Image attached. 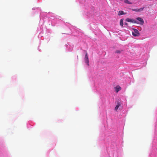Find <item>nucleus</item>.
Segmentation results:
<instances>
[{"label":"nucleus","mask_w":157,"mask_h":157,"mask_svg":"<svg viewBox=\"0 0 157 157\" xmlns=\"http://www.w3.org/2000/svg\"><path fill=\"white\" fill-rule=\"evenodd\" d=\"M86 53V55L85 57V60L86 63L88 65H89V60L87 52L86 51H84Z\"/></svg>","instance_id":"f257e3e1"},{"label":"nucleus","mask_w":157,"mask_h":157,"mask_svg":"<svg viewBox=\"0 0 157 157\" xmlns=\"http://www.w3.org/2000/svg\"><path fill=\"white\" fill-rule=\"evenodd\" d=\"M114 90L117 93L121 90V88L119 85H117L114 87Z\"/></svg>","instance_id":"f03ea898"},{"label":"nucleus","mask_w":157,"mask_h":157,"mask_svg":"<svg viewBox=\"0 0 157 157\" xmlns=\"http://www.w3.org/2000/svg\"><path fill=\"white\" fill-rule=\"evenodd\" d=\"M134 32L132 33V34L134 36H137L139 34V33L138 31L136 29H134Z\"/></svg>","instance_id":"7ed1b4c3"},{"label":"nucleus","mask_w":157,"mask_h":157,"mask_svg":"<svg viewBox=\"0 0 157 157\" xmlns=\"http://www.w3.org/2000/svg\"><path fill=\"white\" fill-rule=\"evenodd\" d=\"M125 21L128 22H130L132 23H136V21H135L134 20L132 19H130L129 18H127L126 19Z\"/></svg>","instance_id":"20e7f679"},{"label":"nucleus","mask_w":157,"mask_h":157,"mask_svg":"<svg viewBox=\"0 0 157 157\" xmlns=\"http://www.w3.org/2000/svg\"><path fill=\"white\" fill-rule=\"evenodd\" d=\"M136 19L141 22V24L143 25L144 23L143 20L140 17H138L136 18Z\"/></svg>","instance_id":"39448f33"},{"label":"nucleus","mask_w":157,"mask_h":157,"mask_svg":"<svg viewBox=\"0 0 157 157\" xmlns=\"http://www.w3.org/2000/svg\"><path fill=\"white\" fill-rule=\"evenodd\" d=\"M120 105H120V103L119 102H118L115 108V110L116 111H117V109H118V108H119V106H120Z\"/></svg>","instance_id":"423d86ee"},{"label":"nucleus","mask_w":157,"mask_h":157,"mask_svg":"<svg viewBox=\"0 0 157 157\" xmlns=\"http://www.w3.org/2000/svg\"><path fill=\"white\" fill-rule=\"evenodd\" d=\"M125 14L124 12V11H119L118 13V15L120 16L121 15L123 14Z\"/></svg>","instance_id":"0eeeda50"},{"label":"nucleus","mask_w":157,"mask_h":157,"mask_svg":"<svg viewBox=\"0 0 157 157\" xmlns=\"http://www.w3.org/2000/svg\"><path fill=\"white\" fill-rule=\"evenodd\" d=\"M122 50H117L115 51V53L117 54H121L122 53Z\"/></svg>","instance_id":"6e6552de"},{"label":"nucleus","mask_w":157,"mask_h":157,"mask_svg":"<svg viewBox=\"0 0 157 157\" xmlns=\"http://www.w3.org/2000/svg\"><path fill=\"white\" fill-rule=\"evenodd\" d=\"M120 25L121 26H123V19H121L120 21Z\"/></svg>","instance_id":"1a4fd4ad"},{"label":"nucleus","mask_w":157,"mask_h":157,"mask_svg":"<svg viewBox=\"0 0 157 157\" xmlns=\"http://www.w3.org/2000/svg\"><path fill=\"white\" fill-rule=\"evenodd\" d=\"M149 157H156V156L154 153H151L149 155Z\"/></svg>","instance_id":"9d476101"},{"label":"nucleus","mask_w":157,"mask_h":157,"mask_svg":"<svg viewBox=\"0 0 157 157\" xmlns=\"http://www.w3.org/2000/svg\"><path fill=\"white\" fill-rule=\"evenodd\" d=\"M124 2L125 3H127L128 4H132V3L130 2L128 0H124Z\"/></svg>","instance_id":"9b49d317"},{"label":"nucleus","mask_w":157,"mask_h":157,"mask_svg":"<svg viewBox=\"0 0 157 157\" xmlns=\"http://www.w3.org/2000/svg\"><path fill=\"white\" fill-rule=\"evenodd\" d=\"M144 8V7H143V8H141L139 9H138V12H140V11H142L143 10Z\"/></svg>","instance_id":"f8f14e48"},{"label":"nucleus","mask_w":157,"mask_h":157,"mask_svg":"<svg viewBox=\"0 0 157 157\" xmlns=\"http://www.w3.org/2000/svg\"><path fill=\"white\" fill-rule=\"evenodd\" d=\"M132 10L133 11H135L136 12H138V9H132Z\"/></svg>","instance_id":"ddd939ff"},{"label":"nucleus","mask_w":157,"mask_h":157,"mask_svg":"<svg viewBox=\"0 0 157 157\" xmlns=\"http://www.w3.org/2000/svg\"><path fill=\"white\" fill-rule=\"evenodd\" d=\"M155 147H154H154H153V149L154 151H155Z\"/></svg>","instance_id":"4468645a"},{"label":"nucleus","mask_w":157,"mask_h":157,"mask_svg":"<svg viewBox=\"0 0 157 157\" xmlns=\"http://www.w3.org/2000/svg\"><path fill=\"white\" fill-rule=\"evenodd\" d=\"M125 25H127V24L126 23H125Z\"/></svg>","instance_id":"2eb2a0df"}]
</instances>
